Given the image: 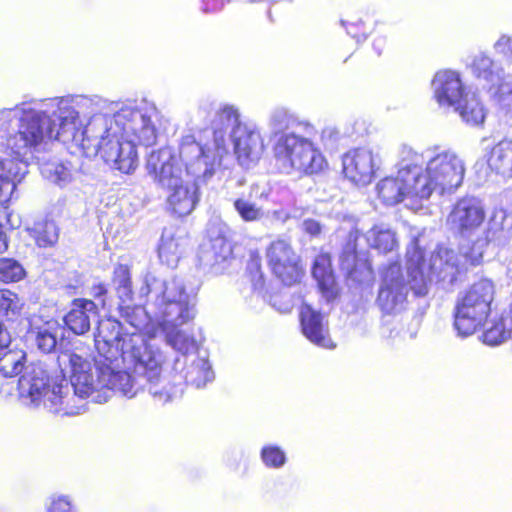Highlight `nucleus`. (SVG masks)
<instances>
[{"label": "nucleus", "instance_id": "nucleus-4", "mask_svg": "<svg viewBox=\"0 0 512 512\" xmlns=\"http://www.w3.org/2000/svg\"><path fill=\"white\" fill-rule=\"evenodd\" d=\"M141 294L147 297L166 343L182 355L196 350V340L185 328L195 316V296L187 292L184 282L179 278L164 280L147 274Z\"/></svg>", "mask_w": 512, "mask_h": 512}, {"label": "nucleus", "instance_id": "nucleus-32", "mask_svg": "<svg viewBox=\"0 0 512 512\" xmlns=\"http://www.w3.org/2000/svg\"><path fill=\"white\" fill-rule=\"evenodd\" d=\"M183 377L187 384L202 388L212 382L215 375L208 359L195 356L184 369Z\"/></svg>", "mask_w": 512, "mask_h": 512}, {"label": "nucleus", "instance_id": "nucleus-50", "mask_svg": "<svg viewBox=\"0 0 512 512\" xmlns=\"http://www.w3.org/2000/svg\"><path fill=\"white\" fill-rule=\"evenodd\" d=\"M11 335L8 330L0 324V354L9 349Z\"/></svg>", "mask_w": 512, "mask_h": 512}, {"label": "nucleus", "instance_id": "nucleus-15", "mask_svg": "<svg viewBox=\"0 0 512 512\" xmlns=\"http://www.w3.org/2000/svg\"><path fill=\"white\" fill-rule=\"evenodd\" d=\"M410 278H405L398 262H393L382 272V280L377 296V306L385 314H397L403 311L407 304Z\"/></svg>", "mask_w": 512, "mask_h": 512}, {"label": "nucleus", "instance_id": "nucleus-36", "mask_svg": "<svg viewBox=\"0 0 512 512\" xmlns=\"http://www.w3.org/2000/svg\"><path fill=\"white\" fill-rule=\"evenodd\" d=\"M473 73L482 78L492 86H500L504 80L503 69L498 63L494 62L490 57L479 54L476 55L472 63Z\"/></svg>", "mask_w": 512, "mask_h": 512}, {"label": "nucleus", "instance_id": "nucleus-16", "mask_svg": "<svg viewBox=\"0 0 512 512\" xmlns=\"http://www.w3.org/2000/svg\"><path fill=\"white\" fill-rule=\"evenodd\" d=\"M266 257L273 274L283 284L290 286L300 280V259L287 241H273L266 250Z\"/></svg>", "mask_w": 512, "mask_h": 512}, {"label": "nucleus", "instance_id": "nucleus-5", "mask_svg": "<svg viewBox=\"0 0 512 512\" xmlns=\"http://www.w3.org/2000/svg\"><path fill=\"white\" fill-rule=\"evenodd\" d=\"M486 214L480 200L462 198L447 217L451 230L459 237V253L466 263L479 265L490 244L505 247L512 239V223L504 210H495L485 226Z\"/></svg>", "mask_w": 512, "mask_h": 512}, {"label": "nucleus", "instance_id": "nucleus-52", "mask_svg": "<svg viewBox=\"0 0 512 512\" xmlns=\"http://www.w3.org/2000/svg\"><path fill=\"white\" fill-rule=\"evenodd\" d=\"M354 38H355L356 42H359V41H365L367 37H366V34L361 33V34H356L354 36Z\"/></svg>", "mask_w": 512, "mask_h": 512}, {"label": "nucleus", "instance_id": "nucleus-18", "mask_svg": "<svg viewBox=\"0 0 512 512\" xmlns=\"http://www.w3.org/2000/svg\"><path fill=\"white\" fill-rule=\"evenodd\" d=\"M230 141L242 167L249 168L260 159L264 144L254 124L244 123L240 127H236Z\"/></svg>", "mask_w": 512, "mask_h": 512}, {"label": "nucleus", "instance_id": "nucleus-9", "mask_svg": "<svg viewBox=\"0 0 512 512\" xmlns=\"http://www.w3.org/2000/svg\"><path fill=\"white\" fill-rule=\"evenodd\" d=\"M460 266L459 256L448 247L438 246L428 261L416 239L407 248V274L411 290L417 296L426 295L434 281L453 284Z\"/></svg>", "mask_w": 512, "mask_h": 512}, {"label": "nucleus", "instance_id": "nucleus-6", "mask_svg": "<svg viewBox=\"0 0 512 512\" xmlns=\"http://www.w3.org/2000/svg\"><path fill=\"white\" fill-rule=\"evenodd\" d=\"M243 124L238 109L232 105H224L215 112L211 121V143L203 146L193 135L184 136L179 147V156L186 167V174L202 177L204 180L210 178L228 155L227 137L231 139L236 127Z\"/></svg>", "mask_w": 512, "mask_h": 512}, {"label": "nucleus", "instance_id": "nucleus-11", "mask_svg": "<svg viewBox=\"0 0 512 512\" xmlns=\"http://www.w3.org/2000/svg\"><path fill=\"white\" fill-rule=\"evenodd\" d=\"M309 136L283 134L276 139L273 151L276 164L281 172L316 175L324 171L328 165L327 161L308 139Z\"/></svg>", "mask_w": 512, "mask_h": 512}, {"label": "nucleus", "instance_id": "nucleus-34", "mask_svg": "<svg viewBox=\"0 0 512 512\" xmlns=\"http://www.w3.org/2000/svg\"><path fill=\"white\" fill-rule=\"evenodd\" d=\"M491 170L505 177H512V141H501L496 144L488 158Z\"/></svg>", "mask_w": 512, "mask_h": 512}, {"label": "nucleus", "instance_id": "nucleus-43", "mask_svg": "<svg viewBox=\"0 0 512 512\" xmlns=\"http://www.w3.org/2000/svg\"><path fill=\"white\" fill-rule=\"evenodd\" d=\"M261 458L264 464L270 468H281L286 462V455L277 446H265L261 451Z\"/></svg>", "mask_w": 512, "mask_h": 512}, {"label": "nucleus", "instance_id": "nucleus-2", "mask_svg": "<svg viewBox=\"0 0 512 512\" xmlns=\"http://www.w3.org/2000/svg\"><path fill=\"white\" fill-rule=\"evenodd\" d=\"M94 110V101L85 96L28 102L12 140L11 155L35 161L44 178L59 186L67 185L72 180L71 165L50 159L46 151L53 140L78 143L82 118Z\"/></svg>", "mask_w": 512, "mask_h": 512}, {"label": "nucleus", "instance_id": "nucleus-40", "mask_svg": "<svg viewBox=\"0 0 512 512\" xmlns=\"http://www.w3.org/2000/svg\"><path fill=\"white\" fill-rule=\"evenodd\" d=\"M359 237V231H351L348 235L346 244L339 256L341 268L349 275L353 276L357 266L356 241Z\"/></svg>", "mask_w": 512, "mask_h": 512}, {"label": "nucleus", "instance_id": "nucleus-45", "mask_svg": "<svg viewBox=\"0 0 512 512\" xmlns=\"http://www.w3.org/2000/svg\"><path fill=\"white\" fill-rule=\"evenodd\" d=\"M48 512H76L74 507L71 505L70 501L66 497H59L54 500L50 507L48 508Z\"/></svg>", "mask_w": 512, "mask_h": 512}, {"label": "nucleus", "instance_id": "nucleus-1", "mask_svg": "<svg viewBox=\"0 0 512 512\" xmlns=\"http://www.w3.org/2000/svg\"><path fill=\"white\" fill-rule=\"evenodd\" d=\"M94 342L98 355L91 362L83 355L63 350L57 357L58 367L70 373L73 391L79 403L88 397L106 402L113 391L132 398L148 386L151 395L166 402L170 394L159 389L162 382L164 355L144 334L126 331L112 319L99 320Z\"/></svg>", "mask_w": 512, "mask_h": 512}, {"label": "nucleus", "instance_id": "nucleus-22", "mask_svg": "<svg viewBox=\"0 0 512 512\" xmlns=\"http://www.w3.org/2000/svg\"><path fill=\"white\" fill-rule=\"evenodd\" d=\"M98 304L92 300L77 298L71 303L69 312L64 317L67 328L76 335L87 333L92 323L98 322Z\"/></svg>", "mask_w": 512, "mask_h": 512}, {"label": "nucleus", "instance_id": "nucleus-47", "mask_svg": "<svg viewBox=\"0 0 512 512\" xmlns=\"http://www.w3.org/2000/svg\"><path fill=\"white\" fill-rule=\"evenodd\" d=\"M495 46L499 52L505 55H512V37L510 35H502Z\"/></svg>", "mask_w": 512, "mask_h": 512}, {"label": "nucleus", "instance_id": "nucleus-24", "mask_svg": "<svg viewBox=\"0 0 512 512\" xmlns=\"http://www.w3.org/2000/svg\"><path fill=\"white\" fill-rule=\"evenodd\" d=\"M268 127L277 139L283 134L312 135L314 127L306 121L300 120L289 110L278 107L269 116Z\"/></svg>", "mask_w": 512, "mask_h": 512}, {"label": "nucleus", "instance_id": "nucleus-19", "mask_svg": "<svg viewBox=\"0 0 512 512\" xmlns=\"http://www.w3.org/2000/svg\"><path fill=\"white\" fill-rule=\"evenodd\" d=\"M379 167V157L368 148H358L343 157V172L352 182L367 185Z\"/></svg>", "mask_w": 512, "mask_h": 512}, {"label": "nucleus", "instance_id": "nucleus-23", "mask_svg": "<svg viewBox=\"0 0 512 512\" xmlns=\"http://www.w3.org/2000/svg\"><path fill=\"white\" fill-rule=\"evenodd\" d=\"M300 324L305 337L313 344L323 348H334L324 323L323 315L310 305L303 304L300 310Z\"/></svg>", "mask_w": 512, "mask_h": 512}, {"label": "nucleus", "instance_id": "nucleus-13", "mask_svg": "<svg viewBox=\"0 0 512 512\" xmlns=\"http://www.w3.org/2000/svg\"><path fill=\"white\" fill-rule=\"evenodd\" d=\"M494 292L493 283L488 279H481L458 300L454 328L459 336L473 334L484 323L491 310Z\"/></svg>", "mask_w": 512, "mask_h": 512}, {"label": "nucleus", "instance_id": "nucleus-38", "mask_svg": "<svg viewBox=\"0 0 512 512\" xmlns=\"http://www.w3.org/2000/svg\"><path fill=\"white\" fill-rule=\"evenodd\" d=\"M112 283L120 302L126 303L132 299L133 291L128 266L123 264L115 266Z\"/></svg>", "mask_w": 512, "mask_h": 512}, {"label": "nucleus", "instance_id": "nucleus-25", "mask_svg": "<svg viewBox=\"0 0 512 512\" xmlns=\"http://www.w3.org/2000/svg\"><path fill=\"white\" fill-rule=\"evenodd\" d=\"M187 242L181 229L175 227L164 228L158 245L159 259L168 267H176Z\"/></svg>", "mask_w": 512, "mask_h": 512}, {"label": "nucleus", "instance_id": "nucleus-51", "mask_svg": "<svg viewBox=\"0 0 512 512\" xmlns=\"http://www.w3.org/2000/svg\"><path fill=\"white\" fill-rule=\"evenodd\" d=\"M386 43V39L384 36L382 35H379L377 36L374 40H373V47L374 49L376 50L377 54L380 55L381 54V50L382 48L384 47Z\"/></svg>", "mask_w": 512, "mask_h": 512}, {"label": "nucleus", "instance_id": "nucleus-37", "mask_svg": "<svg viewBox=\"0 0 512 512\" xmlns=\"http://www.w3.org/2000/svg\"><path fill=\"white\" fill-rule=\"evenodd\" d=\"M453 109L459 112L464 122L473 126L482 124L485 119L484 107L476 93L471 91H468L463 97V102Z\"/></svg>", "mask_w": 512, "mask_h": 512}, {"label": "nucleus", "instance_id": "nucleus-41", "mask_svg": "<svg viewBox=\"0 0 512 512\" xmlns=\"http://www.w3.org/2000/svg\"><path fill=\"white\" fill-rule=\"evenodd\" d=\"M26 271L22 264L14 258H0V281L14 283L22 280Z\"/></svg>", "mask_w": 512, "mask_h": 512}, {"label": "nucleus", "instance_id": "nucleus-31", "mask_svg": "<svg viewBox=\"0 0 512 512\" xmlns=\"http://www.w3.org/2000/svg\"><path fill=\"white\" fill-rule=\"evenodd\" d=\"M29 337L43 353H51L58 346V338L63 337V331L56 321H47L40 326L32 325Z\"/></svg>", "mask_w": 512, "mask_h": 512}, {"label": "nucleus", "instance_id": "nucleus-20", "mask_svg": "<svg viewBox=\"0 0 512 512\" xmlns=\"http://www.w3.org/2000/svg\"><path fill=\"white\" fill-rule=\"evenodd\" d=\"M433 95L440 107L454 108L463 102L468 92L460 75L452 70H442L432 80Z\"/></svg>", "mask_w": 512, "mask_h": 512}, {"label": "nucleus", "instance_id": "nucleus-46", "mask_svg": "<svg viewBox=\"0 0 512 512\" xmlns=\"http://www.w3.org/2000/svg\"><path fill=\"white\" fill-rule=\"evenodd\" d=\"M321 139L326 147L333 149L339 139V131L333 127H327L322 131Z\"/></svg>", "mask_w": 512, "mask_h": 512}, {"label": "nucleus", "instance_id": "nucleus-48", "mask_svg": "<svg viewBox=\"0 0 512 512\" xmlns=\"http://www.w3.org/2000/svg\"><path fill=\"white\" fill-rule=\"evenodd\" d=\"M107 288L103 284H98L92 287V295L96 300L99 301V304L104 308L107 305Z\"/></svg>", "mask_w": 512, "mask_h": 512}, {"label": "nucleus", "instance_id": "nucleus-27", "mask_svg": "<svg viewBox=\"0 0 512 512\" xmlns=\"http://www.w3.org/2000/svg\"><path fill=\"white\" fill-rule=\"evenodd\" d=\"M28 102H23L13 108L0 110V146L11 152L12 140L15 139L19 124L25 115Z\"/></svg>", "mask_w": 512, "mask_h": 512}, {"label": "nucleus", "instance_id": "nucleus-8", "mask_svg": "<svg viewBox=\"0 0 512 512\" xmlns=\"http://www.w3.org/2000/svg\"><path fill=\"white\" fill-rule=\"evenodd\" d=\"M405 153L413 169L418 171L421 200L428 199L433 193H453L462 185L465 163L455 151L435 148L418 153L405 146Z\"/></svg>", "mask_w": 512, "mask_h": 512}, {"label": "nucleus", "instance_id": "nucleus-17", "mask_svg": "<svg viewBox=\"0 0 512 512\" xmlns=\"http://www.w3.org/2000/svg\"><path fill=\"white\" fill-rule=\"evenodd\" d=\"M150 176L163 188L170 189L184 183L183 169L169 147L153 151L146 164Z\"/></svg>", "mask_w": 512, "mask_h": 512}, {"label": "nucleus", "instance_id": "nucleus-44", "mask_svg": "<svg viewBox=\"0 0 512 512\" xmlns=\"http://www.w3.org/2000/svg\"><path fill=\"white\" fill-rule=\"evenodd\" d=\"M302 214H303V211L300 209H294L290 212H287L284 209H278V210H274L272 212V219L276 222L284 224L290 218H298V217H301Z\"/></svg>", "mask_w": 512, "mask_h": 512}, {"label": "nucleus", "instance_id": "nucleus-21", "mask_svg": "<svg viewBox=\"0 0 512 512\" xmlns=\"http://www.w3.org/2000/svg\"><path fill=\"white\" fill-rule=\"evenodd\" d=\"M12 156L0 159V204H6L14 197L17 185L28 173V165L34 162Z\"/></svg>", "mask_w": 512, "mask_h": 512}, {"label": "nucleus", "instance_id": "nucleus-30", "mask_svg": "<svg viewBox=\"0 0 512 512\" xmlns=\"http://www.w3.org/2000/svg\"><path fill=\"white\" fill-rule=\"evenodd\" d=\"M231 254L230 243L223 237H216L201 246L198 259L204 268H214L225 263Z\"/></svg>", "mask_w": 512, "mask_h": 512}, {"label": "nucleus", "instance_id": "nucleus-42", "mask_svg": "<svg viewBox=\"0 0 512 512\" xmlns=\"http://www.w3.org/2000/svg\"><path fill=\"white\" fill-rule=\"evenodd\" d=\"M22 307L17 294L10 290L0 291V312H2L8 319L16 317Z\"/></svg>", "mask_w": 512, "mask_h": 512}, {"label": "nucleus", "instance_id": "nucleus-10", "mask_svg": "<svg viewBox=\"0 0 512 512\" xmlns=\"http://www.w3.org/2000/svg\"><path fill=\"white\" fill-rule=\"evenodd\" d=\"M309 136L283 134L276 139L273 151L276 164L281 172L316 175L324 171L328 165L327 161L308 139Z\"/></svg>", "mask_w": 512, "mask_h": 512}, {"label": "nucleus", "instance_id": "nucleus-26", "mask_svg": "<svg viewBox=\"0 0 512 512\" xmlns=\"http://www.w3.org/2000/svg\"><path fill=\"white\" fill-rule=\"evenodd\" d=\"M196 185L189 181L167 189V209L178 217L189 215L198 201Z\"/></svg>", "mask_w": 512, "mask_h": 512}, {"label": "nucleus", "instance_id": "nucleus-3", "mask_svg": "<svg viewBox=\"0 0 512 512\" xmlns=\"http://www.w3.org/2000/svg\"><path fill=\"white\" fill-rule=\"evenodd\" d=\"M27 355L20 349H8L0 354V374L2 377L20 376L18 380L19 396L23 403L37 407L43 403L51 413L67 416L79 415L85 411L75 391L62 371L52 375L42 361L26 365Z\"/></svg>", "mask_w": 512, "mask_h": 512}, {"label": "nucleus", "instance_id": "nucleus-53", "mask_svg": "<svg viewBox=\"0 0 512 512\" xmlns=\"http://www.w3.org/2000/svg\"><path fill=\"white\" fill-rule=\"evenodd\" d=\"M290 310V306H287L284 310H282L281 312H287Z\"/></svg>", "mask_w": 512, "mask_h": 512}, {"label": "nucleus", "instance_id": "nucleus-12", "mask_svg": "<svg viewBox=\"0 0 512 512\" xmlns=\"http://www.w3.org/2000/svg\"><path fill=\"white\" fill-rule=\"evenodd\" d=\"M80 132L78 143L87 154H100L109 166L126 174L137 168V143L130 139H122L120 135L113 137L110 133H100L94 138L88 131V123L81 127Z\"/></svg>", "mask_w": 512, "mask_h": 512}, {"label": "nucleus", "instance_id": "nucleus-39", "mask_svg": "<svg viewBox=\"0 0 512 512\" xmlns=\"http://www.w3.org/2000/svg\"><path fill=\"white\" fill-rule=\"evenodd\" d=\"M32 236L39 247H50L58 241L59 229L54 221L38 222L32 228Z\"/></svg>", "mask_w": 512, "mask_h": 512}, {"label": "nucleus", "instance_id": "nucleus-14", "mask_svg": "<svg viewBox=\"0 0 512 512\" xmlns=\"http://www.w3.org/2000/svg\"><path fill=\"white\" fill-rule=\"evenodd\" d=\"M397 177H387L377 185L379 197L387 205H395L405 197L421 200V191L417 181L418 171L414 170L410 158L405 153V146L400 151Z\"/></svg>", "mask_w": 512, "mask_h": 512}, {"label": "nucleus", "instance_id": "nucleus-33", "mask_svg": "<svg viewBox=\"0 0 512 512\" xmlns=\"http://www.w3.org/2000/svg\"><path fill=\"white\" fill-rule=\"evenodd\" d=\"M139 293H141V289L139 290ZM140 296L144 297L142 294H140ZM145 298L147 297L145 296ZM119 311L123 321L134 328L135 333L143 334L142 330L147 328L152 318L155 319L153 313L149 309L148 299H146V308L143 306H132L127 302H120Z\"/></svg>", "mask_w": 512, "mask_h": 512}, {"label": "nucleus", "instance_id": "nucleus-49", "mask_svg": "<svg viewBox=\"0 0 512 512\" xmlns=\"http://www.w3.org/2000/svg\"><path fill=\"white\" fill-rule=\"evenodd\" d=\"M302 228L311 236L319 235L322 229L320 223L313 219H305L302 223Z\"/></svg>", "mask_w": 512, "mask_h": 512}, {"label": "nucleus", "instance_id": "nucleus-28", "mask_svg": "<svg viewBox=\"0 0 512 512\" xmlns=\"http://www.w3.org/2000/svg\"><path fill=\"white\" fill-rule=\"evenodd\" d=\"M312 276L318 283L319 289L327 301L335 299L338 288L331 269V260L327 254H319L312 266Z\"/></svg>", "mask_w": 512, "mask_h": 512}, {"label": "nucleus", "instance_id": "nucleus-35", "mask_svg": "<svg viewBox=\"0 0 512 512\" xmlns=\"http://www.w3.org/2000/svg\"><path fill=\"white\" fill-rule=\"evenodd\" d=\"M364 237L367 244L380 253L391 252L398 244L395 232L384 224L374 225Z\"/></svg>", "mask_w": 512, "mask_h": 512}, {"label": "nucleus", "instance_id": "nucleus-7", "mask_svg": "<svg viewBox=\"0 0 512 512\" xmlns=\"http://www.w3.org/2000/svg\"><path fill=\"white\" fill-rule=\"evenodd\" d=\"M95 110L88 117V131L94 137L100 133H110L113 137L120 135L122 139H130L138 145L150 146L156 142L157 130L155 119L157 110L153 106L113 105L106 112Z\"/></svg>", "mask_w": 512, "mask_h": 512}, {"label": "nucleus", "instance_id": "nucleus-29", "mask_svg": "<svg viewBox=\"0 0 512 512\" xmlns=\"http://www.w3.org/2000/svg\"><path fill=\"white\" fill-rule=\"evenodd\" d=\"M259 185L252 184L247 194L242 193L232 199L234 210L244 222L260 221L264 215V211L260 206L252 202L253 198H264V191L259 193Z\"/></svg>", "mask_w": 512, "mask_h": 512}]
</instances>
